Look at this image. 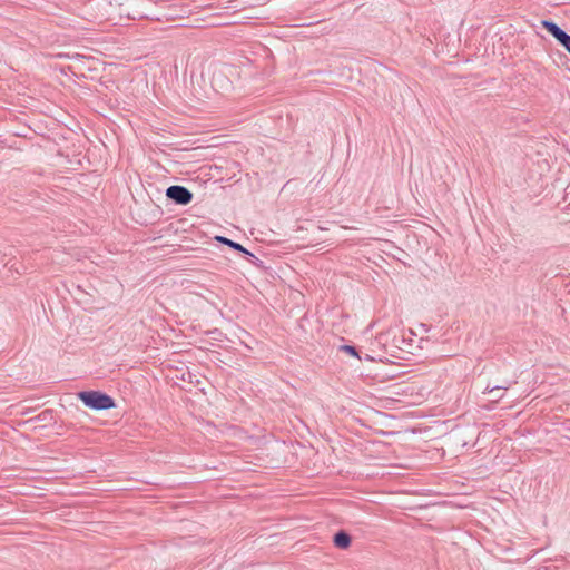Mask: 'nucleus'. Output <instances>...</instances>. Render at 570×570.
I'll use <instances>...</instances> for the list:
<instances>
[{"mask_svg":"<svg viewBox=\"0 0 570 570\" xmlns=\"http://www.w3.org/2000/svg\"><path fill=\"white\" fill-rule=\"evenodd\" d=\"M76 395L86 407L94 411H105L116 407L115 399L99 390L79 391Z\"/></svg>","mask_w":570,"mask_h":570,"instance_id":"obj_1","label":"nucleus"},{"mask_svg":"<svg viewBox=\"0 0 570 570\" xmlns=\"http://www.w3.org/2000/svg\"><path fill=\"white\" fill-rule=\"evenodd\" d=\"M214 239L217 243L226 245L229 248H232L233 250L242 254L244 256V258L247 259L248 262H250L254 266H256V267H262L263 266V261L259 259L257 256H255L247 248H245L242 244H239V243H237V242H235L233 239H229V238H227L225 236H220V235L215 236Z\"/></svg>","mask_w":570,"mask_h":570,"instance_id":"obj_2","label":"nucleus"},{"mask_svg":"<svg viewBox=\"0 0 570 570\" xmlns=\"http://www.w3.org/2000/svg\"><path fill=\"white\" fill-rule=\"evenodd\" d=\"M165 195L167 199L171 200L176 205H188L194 198V194L185 186L171 185L169 186Z\"/></svg>","mask_w":570,"mask_h":570,"instance_id":"obj_3","label":"nucleus"},{"mask_svg":"<svg viewBox=\"0 0 570 570\" xmlns=\"http://www.w3.org/2000/svg\"><path fill=\"white\" fill-rule=\"evenodd\" d=\"M333 544L337 549L346 550L352 544V537L351 534L345 530H338L333 535Z\"/></svg>","mask_w":570,"mask_h":570,"instance_id":"obj_4","label":"nucleus"},{"mask_svg":"<svg viewBox=\"0 0 570 570\" xmlns=\"http://www.w3.org/2000/svg\"><path fill=\"white\" fill-rule=\"evenodd\" d=\"M542 28L558 40L566 31L552 20H541Z\"/></svg>","mask_w":570,"mask_h":570,"instance_id":"obj_5","label":"nucleus"},{"mask_svg":"<svg viewBox=\"0 0 570 570\" xmlns=\"http://www.w3.org/2000/svg\"><path fill=\"white\" fill-rule=\"evenodd\" d=\"M29 421L45 423V426L52 425L56 423L55 412L52 409H46Z\"/></svg>","mask_w":570,"mask_h":570,"instance_id":"obj_6","label":"nucleus"},{"mask_svg":"<svg viewBox=\"0 0 570 570\" xmlns=\"http://www.w3.org/2000/svg\"><path fill=\"white\" fill-rule=\"evenodd\" d=\"M340 350L353 357H356L358 360L361 358V356L358 355V351L354 345L344 344L340 347Z\"/></svg>","mask_w":570,"mask_h":570,"instance_id":"obj_7","label":"nucleus"},{"mask_svg":"<svg viewBox=\"0 0 570 570\" xmlns=\"http://www.w3.org/2000/svg\"><path fill=\"white\" fill-rule=\"evenodd\" d=\"M570 55V35L564 32L558 40H557Z\"/></svg>","mask_w":570,"mask_h":570,"instance_id":"obj_8","label":"nucleus"},{"mask_svg":"<svg viewBox=\"0 0 570 570\" xmlns=\"http://www.w3.org/2000/svg\"><path fill=\"white\" fill-rule=\"evenodd\" d=\"M505 389H507L505 386L497 385V386H493L491 389L487 387L485 391H488L490 393H493L495 391H501V390H505Z\"/></svg>","mask_w":570,"mask_h":570,"instance_id":"obj_9","label":"nucleus"}]
</instances>
